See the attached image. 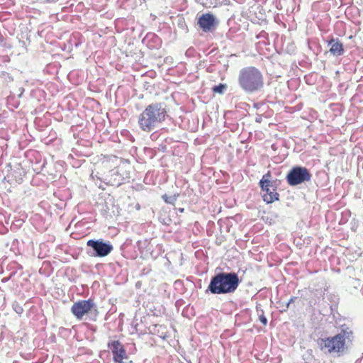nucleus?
Wrapping results in <instances>:
<instances>
[{
  "mask_svg": "<svg viewBox=\"0 0 363 363\" xmlns=\"http://www.w3.org/2000/svg\"><path fill=\"white\" fill-rule=\"evenodd\" d=\"M198 23L203 31L207 32L214 29L218 21L213 14L205 13L200 16Z\"/></svg>",
  "mask_w": 363,
  "mask_h": 363,
  "instance_id": "obj_10",
  "label": "nucleus"
},
{
  "mask_svg": "<svg viewBox=\"0 0 363 363\" xmlns=\"http://www.w3.org/2000/svg\"><path fill=\"white\" fill-rule=\"evenodd\" d=\"M167 111L161 103L148 105L138 116V125L145 132H150L157 128L166 118Z\"/></svg>",
  "mask_w": 363,
  "mask_h": 363,
  "instance_id": "obj_2",
  "label": "nucleus"
},
{
  "mask_svg": "<svg viewBox=\"0 0 363 363\" xmlns=\"http://www.w3.org/2000/svg\"><path fill=\"white\" fill-rule=\"evenodd\" d=\"M259 320L262 323L263 325H266L267 323V319L266 317L262 314L259 315Z\"/></svg>",
  "mask_w": 363,
  "mask_h": 363,
  "instance_id": "obj_14",
  "label": "nucleus"
},
{
  "mask_svg": "<svg viewBox=\"0 0 363 363\" xmlns=\"http://www.w3.org/2000/svg\"><path fill=\"white\" fill-rule=\"evenodd\" d=\"M94 252V257H104L109 255L113 250V247L110 242H104L103 240H89L86 243Z\"/></svg>",
  "mask_w": 363,
  "mask_h": 363,
  "instance_id": "obj_8",
  "label": "nucleus"
},
{
  "mask_svg": "<svg viewBox=\"0 0 363 363\" xmlns=\"http://www.w3.org/2000/svg\"><path fill=\"white\" fill-rule=\"evenodd\" d=\"M240 280L234 272H220L212 277L208 291L213 294L233 293L238 287Z\"/></svg>",
  "mask_w": 363,
  "mask_h": 363,
  "instance_id": "obj_3",
  "label": "nucleus"
},
{
  "mask_svg": "<svg viewBox=\"0 0 363 363\" xmlns=\"http://www.w3.org/2000/svg\"><path fill=\"white\" fill-rule=\"evenodd\" d=\"M312 175L310 171L305 167L296 166L288 172L286 180L291 186H297L311 180Z\"/></svg>",
  "mask_w": 363,
  "mask_h": 363,
  "instance_id": "obj_5",
  "label": "nucleus"
},
{
  "mask_svg": "<svg viewBox=\"0 0 363 363\" xmlns=\"http://www.w3.org/2000/svg\"><path fill=\"white\" fill-rule=\"evenodd\" d=\"M108 347L111 350L113 360L116 363H123V360L127 358L126 351L118 340H114L108 343Z\"/></svg>",
  "mask_w": 363,
  "mask_h": 363,
  "instance_id": "obj_9",
  "label": "nucleus"
},
{
  "mask_svg": "<svg viewBox=\"0 0 363 363\" xmlns=\"http://www.w3.org/2000/svg\"><path fill=\"white\" fill-rule=\"evenodd\" d=\"M164 201L167 203H174L177 201V196L175 195L168 196L167 195H164L162 196Z\"/></svg>",
  "mask_w": 363,
  "mask_h": 363,
  "instance_id": "obj_13",
  "label": "nucleus"
},
{
  "mask_svg": "<svg viewBox=\"0 0 363 363\" xmlns=\"http://www.w3.org/2000/svg\"><path fill=\"white\" fill-rule=\"evenodd\" d=\"M270 174L268 172L264 174L259 181L261 188V194L264 201L267 203H273L279 200V194L276 191L272 182L269 180Z\"/></svg>",
  "mask_w": 363,
  "mask_h": 363,
  "instance_id": "obj_6",
  "label": "nucleus"
},
{
  "mask_svg": "<svg viewBox=\"0 0 363 363\" xmlns=\"http://www.w3.org/2000/svg\"><path fill=\"white\" fill-rule=\"evenodd\" d=\"M353 338L352 330L349 327L342 325L335 335L318 339V345L324 353L340 357L347 350Z\"/></svg>",
  "mask_w": 363,
  "mask_h": 363,
  "instance_id": "obj_1",
  "label": "nucleus"
},
{
  "mask_svg": "<svg viewBox=\"0 0 363 363\" xmlns=\"http://www.w3.org/2000/svg\"><path fill=\"white\" fill-rule=\"evenodd\" d=\"M238 84L246 93H254L264 86V77L262 72L255 67H247L240 69Z\"/></svg>",
  "mask_w": 363,
  "mask_h": 363,
  "instance_id": "obj_4",
  "label": "nucleus"
},
{
  "mask_svg": "<svg viewBox=\"0 0 363 363\" xmlns=\"http://www.w3.org/2000/svg\"><path fill=\"white\" fill-rule=\"evenodd\" d=\"M226 85L225 84H219L218 86H215L213 87V91L215 92V93H218V94H223L224 92V91L226 89Z\"/></svg>",
  "mask_w": 363,
  "mask_h": 363,
  "instance_id": "obj_12",
  "label": "nucleus"
},
{
  "mask_svg": "<svg viewBox=\"0 0 363 363\" xmlns=\"http://www.w3.org/2000/svg\"><path fill=\"white\" fill-rule=\"evenodd\" d=\"M93 311L96 315L97 308L91 299L78 301L71 308V312L78 320H82L84 315Z\"/></svg>",
  "mask_w": 363,
  "mask_h": 363,
  "instance_id": "obj_7",
  "label": "nucleus"
},
{
  "mask_svg": "<svg viewBox=\"0 0 363 363\" xmlns=\"http://www.w3.org/2000/svg\"><path fill=\"white\" fill-rule=\"evenodd\" d=\"M184 211V208H181L180 211L182 212Z\"/></svg>",
  "mask_w": 363,
  "mask_h": 363,
  "instance_id": "obj_16",
  "label": "nucleus"
},
{
  "mask_svg": "<svg viewBox=\"0 0 363 363\" xmlns=\"http://www.w3.org/2000/svg\"><path fill=\"white\" fill-rule=\"evenodd\" d=\"M328 45H330V52L335 56H340L344 53V48L342 43L338 39L332 38Z\"/></svg>",
  "mask_w": 363,
  "mask_h": 363,
  "instance_id": "obj_11",
  "label": "nucleus"
},
{
  "mask_svg": "<svg viewBox=\"0 0 363 363\" xmlns=\"http://www.w3.org/2000/svg\"><path fill=\"white\" fill-rule=\"evenodd\" d=\"M295 298H291L290 299V301H289L288 302V303H287V307H289V306L290 303H291V302H293V301H294V300Z\"/></svg>",
  "mask_w": 363,
  "mask_h": 363,
  "instance_id": "obj_15",
  "label": "nucleus"
}]
</instances>
